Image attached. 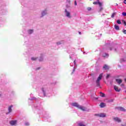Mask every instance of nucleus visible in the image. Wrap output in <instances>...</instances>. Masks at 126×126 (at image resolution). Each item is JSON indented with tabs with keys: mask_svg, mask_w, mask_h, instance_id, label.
I'll use <instances>...</instances> for the list:
<instances>
[{
	"mask_svg": "<svg viewBox=\"0 0 126 126\" xmlns=\"http://www.w3.org/2000/svg\"><path fill=\"white\" fill-rule=\"evenodd\" d=\"M72 106H73V107H76V108H78V109H80V110H81L82 111H86V108H85L84 106L79 105V104H78V103L76 102L72 103Z\"/></svg>",
	"mask_w": 126,
	"mask_h": 126,
	"instance_id": "obj_1",
	"label": "nucleus"
},
{
	"mask_svg": "<svg viewBox=\"0 0 126 126\" xmlns=\"http://www.w3.org/2000/svg\"><path fill=\"white\" fill-rule=\"evenodd\" d=\"M103 77V73L100 74L96 81V86L97 87H100V81L102 79Z\"/></svg>",
	"mask_w": 126,
	"mask_h": 126,
	"instance_id": "obj_2",
	"label": "nucleus"
},
{
	"mask_svg": "<svg viewBox=\"0 0 126 126\" xmlns=\"http://www.w3.org/2000/svg\"><path fill=\"white\" fill-rule=\"evenodd\" d=\"M64 12L65 16L67 17V18H71V17H72V16L71 15L70 12L67 10V9H65Z\"/></svg>",
	"mask_w": 126,
	"mask_h": 126,
	"instance_id": "obj_3",
	"label": "nucleus"
},
{
	"mask_svg": "<svg viewBox=\"0 0 126 126\" xmlns=\"http://www.w3.org/2000/svg\"><path fill=\"white\" fill-rule=\"evenodd\" d=\"M94 116H95L96 117H99V118H106V116H107V114H106V113H101L95 114H94Z\"/></svg>",
	"mask_w": 126,
	"mask_h": 126,
	"instance_id": "obj_4",
	"label": "nucleus"
},
{
	"mask_svg": "<svg viewBox=\"0 0 126 126\" xmlns=\"http://www.w3.org/2000/svg\"><path fill=\"white\" fill-rule=\"evenodd\" d=\"M113 121H114L116 123H118V124L122 123V119L118 117H114Z\"/></svg>",
	"mask_w": 126,
	"mask_h": 126,
	"instance_id": "obj_5",
	"label": "nucleus"
},
{
	"mask_svg": "<svg viewBox=\"0 0 126 126\" xmlns=\"http://www.w3.org/2000/svg\"><path fill=\"white\" fill-rule=\"evenodd\" d=\"M47 13H48V10L47 9H45L41 11L40 17H43V16H45V15H47Z\"/></svg>",
	"mask_w": 126,
	"mask_h": 126,
	"instance_id": "obj_6",
	"label": "nucleus"
},
{
	"mask_svg": "<svg viewBox=\"0 0 126 126\" xmlns=\"http://www.w3.org/2000/svg\"><path fill=\"white\" fill-rule=\"evenodd\" d=\"M9 124L11 126H15L17 124V120H12L9 122Z\"/></svg>",
	"mask_w": 126,
	"mask_h": 126,
	"instance_id": "obj_7",
	"label": "nucleus"
},
{
	"mask_svg": "<svg viewBox=\"0 0 126 126\" xmlns=\"http://www.w3.org/2000/svg\"><path fill=\"white\" fill-rule=\"evenodd\" d=\"M13 107V105H11L8 107V112L6 113L7 115H8V114H10V113H11L12 112V107Z\"/></svg>",
	"mask_w": 126,
	"mask_h": 126,
	"instance_id": "obj_8",
	"label": "nucleus"
},
{
	"mask_svg": "<svg viewBox=\"0 0 126 126\" xmlns=\"http://www.w3.org/2000/svg\"><path fill=\"white\" fill-rule=\"evenodd\" d=\"M98 5H99V6L100 7L99 8V12H101L102 11V10H103V4H102V3L101 2H98Z\"/></svg>",
	"mask_w": 126,
	"mask_h": 126,
	"instance_id": "obj_9",
	"label": "nucleus"
},
{
	"mask_svg": "<svg viewBox=\"0 0 126 126\" xmlns=\"http://www.w3.org/2000/svg\"><path fill=\"white\" fill-rule=\"evenodd\" d=\"M114 88L115 91L117 92H120V91H121V89H119V87H118L117 86H114Z\"/></svg>",
	"mask_w": 126,
	"mask_h": 126,
	"instance_id": "obj_10",
	"label": "nucleus"
},
{
	"mask_svg": "<svg viewBox=\"0 0 126 126\" xmlns=\"http://www.w3.org/2000/svg\"><path fill=\"white\" fill-rule=\"evenodd\" d=\"M116 82H117V83H118V84H121L122 83V82H123V80H122L121 79H116Z\"/></svg>",
	"mask_w": 126,
	"mask_h": 126,
	"instance_id": "obj_11",
	"label": "nucleus"
},
{
	"mask_svg": "<svg viewBox=\"0 0 126 126\" xmlns=\"http://www.w3.org/2000/svg\"><path fill=\"white\" fill-rule=\"evenodd\" d=\"M99 106H100V108H105V107H106V104L102 102L100 103Z\"/></svg>",
	"mask_w": 126,
	"mask_h": 126,
	"instance_id": "obj_12",
	"label": "nucleus"
},
{
	"mask_svg": "<svg viewBox=\"0 0 126 126\" xmlns=\"http://www.w3.org/2000/svg\"><path fill=\"white\" fill-rule=\"evenodd\" d=\"M64 42L63 41H58L56 43L57 45L59 46V45H62V44H63Z\"/></svg>",
	"mask_w": 126,
	"mask_h": 126,
	"instance_id": "obj_13",
	"label": "nucleus"
},
{
	"mask_svg": "<svg viewBox=\"0 0 126 126\" xmlns=\"http://www.w3.org/2000/svg\"><path fill=\"white\" fill-rule=\"evenodd\" d=\"M118 109L120 111H122V112H126V109H125V108H124V107H119Z\"/></svg>",
	"mask_w": 126,
	"mask_h": 126,
	"instance_id": "obj_14",
	"label": "nucleus"
},
{
	"mask_svg": "<svg viewBox=\"0 0 126 126\" xmlns=\"http://www.w3.org/2000/svg\"><path fill=\"white\" fill-rule=\"evenodd\" d=\"M103 57L104 58H108L109 57V54L107 53H103L102 55Z\"/></svg>",
	"mask_w": 126,
	"mask_h": 126,
	"instance_id": "obj_15",
	"label": "nucleus"
},
{
	"mask_svg": "<svg viewBox=\"0 0 126 126\" xmlns=\"http://www.w3.org/2000/svg\"><path fill=\"white\" fill-rule=\"evenodd\" d=\"M103 69H105V70L109 69V66H108L107 65H104L103 66Z\"/></svg>",
	"mask_w": 126,
	"mask_h": 126,
	"instance_id": "obj_16",
	"label": "nucleus"
},
{
	"mask_svg": "<svg viewBox=\"0 0 126 126\" xmlns=\"http://www.w3.org/2000/svg\"><path fill=\"white\" fill-rule=\"evenodd\" d=\"M114 27L116 30H120V27H119V26L115 25Z\"/></svg>",
	"mask_w": 126,
	"mask_h": 126,
	"instance_id": "obj_17",
	"label": "nucleus"
},
{
	"mask_svg": "<svg viewBox=\"0 0 126 126\" xmlns=\"http://www.w3.org/2000/svg\"><path fill=\"white\" fill-rule=\"evenodd\" d=\"M78 126H85L83 122H80L78 124Z\"/></svg>",
	"mask_w": 126,
	"mask_h": 126,
	"instance_id": "obj_18",
	"label": "nucleus"
},
{
	"mask_svg": "<svg viewBox=\"0 0 126 126\" xmlns=\"http://www.w3.org/2000/svg\"><path fill=\"white\" fill-rule=\"evenodd\" d=\"M33 30H29L28 31L29 34H32V33H33Z\"/></svg>",
	"mask_w": 126,
	"mask_h": 126,
	"instance_id": "obj_19",
	"label": "nucleus"
},
{
	"mask_svg": "<svg viewBox=\"0 0 126 126\" xmlns=\"http://www.w3.org/2000/svg\"><path fill=\"white\" fill-rule=\"evenodd\" d=\"M42 92H43V93L44 96H45V95L46 94V93H45V89L42 88Z\"/></svg>",
	"mask_w": 126,
	"mask_h": 126,
	"instance_id": "obj_20",
	"label": "nucleus"
},
{
	"mask_svg": "<svg viewBox=\"0 0 126 126\" xmlns=\"http://www.w3.org/2000/svg\"><path fill=\"white\" fill-rule=\"evenodd\" d=\"M115 15H116V13H113V14L111 15L112 18H114L115 17Z\"/></svg>",
	"mask_w": 126,
	"mask_h": 126,
	"instance_id": "obj_21",
	"label": "nucleus"
},
{
	"mask_svg": "<svg viewBox=\"0 0 126 126\" xmlns=\"http://www.w3.org/2000/svg\"><path fill=\"white\" fill-rule=\"evenodd\" d=\"M117 23H118V24H121L122 22H121V20H118L117 21Z\"/></svg>",
	"mask_w": 126,
	"mask_h": 126,
	"instance_id": "obj_22",
	"label": "nucleus"
},
{
	"mask_svg": "<svg viewBox=\"0 0 126 126\" xmlns=\"http://www.w3.org/2000/svg\"><path fill=\"white\" fill-rule=\"evenodd\" d=\"M37 60V58L36 57H32V61H36Z\"/></svg>",
	"mask_w": 126,
	"mask_h": 126,
	"instance_id": "obj_23",
	"label": "nucleus"
},
{
	"mask_svg": "<svg viewBox=\"0 0 126 126\" xmlns=\"http://www.w3.org/2000/svg\"><path fill=\"white\" fill-rule=\"evenodd\" d=\"M99 2H100L99 1H94L93 2V4H99Z\"/></svg>",
	"mask_w": 126,
	"mask_h": 126,
	"instance_id": "obj_24",
	"label": "nucleus"
},
{
	"mask_svg": "<svg viewBox=\"0 0 126 126\" xmlns=\"http://www.w3.org/2000/svg\"><path fill=\"white\" fill-rule=\"evenodd\" d=\"M100 96L101 97H105V94L102 93H100Z\"/></svg>",
	"mask_w": 126,
	"mask_h": 126,
	"instance_id": "obj_25",
	"label": "nucleus"
},
{
	"mask_svg": "<svg viewBox=\"0 0 126 126\" xmlns=\"http://www.w3.org/2000/svg\"><path fill=\"white\" fill-rule=\"evenodd\" d=\"M43 60V57H41L39 59V62H42Z\"/></svg>",
	"mask_w": 126,
	"mask_h": 126,
	"instance_id": "obj_26",
	"label": "nucleus"
},
{
	"mask_svg": "<svg viewBox=\"0 0 126 126\" xmlns=\"http://www.w3.org/2000/svg\"><path fill=\"white\" fill-rule=\"evenodd\" d=\"M122 15H123V16H126V13L125 12H123L122 13Z\"/></svg>",
	"mask_w": 126,
	"mask_h": 126,
	"instance_id": "obj_27",
	"label": "nucleus"
},
{
	"mask_svg": "<svg viewBox=\"0 0 126 126\" xmlns=\"http://www.w3.org/2000/svg\"><path fill=\"white\" fill-rule=\"evenodd\" d=\"M25 126H29V123L28 122H26L25 123Z\"/></svg>",
	"mask_w": 126,
	"mask_h": 126,
	"instance_id": "obj_28",
	"label": "nucleus"
},
{
	"mask_svg": "<svg viewBox=\"0 0 126 126\" xmlns=\"http://www.w3.org/2000/svg\"><path fill=\"white\" fill-rule=\"evenodd\" d=\"M87 9H88V10L89 11H90V10H91L92 8H91V7H88V8H87Z\"/></svg>",
	"mask_w": 126,
	"mask_h": 126,
	"instance_id": "obj_29",
	"label": "nucleus"
},
{
	"mask_svg": "<svg viewBox=\"0 0 126 126\" xmlns=\"http://www.w3.org/2000/svg\"><path fill=\"white\" fill-rule=\"evenodd\" d=\"M34 99H36L35 97H32L31 98H29V100H34Z\"/></svg>",
	"mask_w": 126,
	"mask_h": 126,
	"instance_id": "obj_30",
	"label": "nucleus"
},
{
	"mask_svg": "<svg viewBox=\"0 0 126 126\" xmlns=\"http://www.w3.org/2000/svg\"><path fill=\"white\" fill-rule=\"evenodd\" d=\"M75 67H74V69L73 70V71L72 72V73H73V72H74L75 71Z\"/></svg>",
	"mask_w": 126,
	"mask_h": 126,
	"instance_id": "obj_31",
	"label": "nucleus"
},
{
	"mask_svg": "<svg viewBox=\"0 0 126 126\" xmlns=\"http://www.w3.org/2000/svg\"><path fill=\"white\" fill-rule=\"evenodd\" d=\"M109 77H110V75H109V74L107 75V76H106V79H108V78Z\"/></svg>",
	"mask_w": 126,
	"mask_h": 126,
	"instance_id": "obj_32",
	"label": "nucleus"
},
{
	"mask_svg": "<svg viewBox=\"0 0 126 126\" xmlns=\"http://www.w3.org/2000/svg\"><path fill=\"white\" fill-rule=\"evenodd\" d=\"M123 22H124V25H125V26H126V21H123Z\"/></svg>",
	"mask_w": 126,
	"mask_h": 126,
	"instance_id": "obj_33",
	"label": "nucleus"
},
{
	"mask_svg": "<svg viewBox=\"0 0 126 126\" xmlns=\"http://www.w3.org/2000/svg\"><path fill=\"white\" fill-rule=\"evenodd\" d=\"M121 126H126V123L125 124H122Z\"/></svg>",
	"mask_w": 126,
	"mask_h": 126,
	"instance_id": "obj_34",
	"label": "nucleus"
},
{
	"mask_svg": "<svg viewBox=\"0 0 126 126\" xmlns=\"http://www.w3.org/2000/svg\"><path fill=\"white\" fill-rule=\"evenodd\" d=\"M123 33H124V34H126V30H124V31H123Z\"/></svg>",
	"mask_w": 126,
	"mask_h": 126,
	"instance_id": "obj_35",
	"label": "nucleus"
},
{
	"mask_svg": "<svg viewBox=\"0 0 126 126\" xmlns=\"http://www.w3.org/2000/svg\"><path fill=\"white\" fill-rule=\"evenodd\" d=\"M74 4L75 5H77V3L76 2V1H75Z\"/></svg>",
	"mask_w": 126,
	"mask_h": 126,
	"instance_id": "obj_36",
	"label": "nucleus"
},
{
	"mask_svg": "<svg viewBox=\"0 0 126 126\" xmlns=\"http://www.w3.org/2000/svg\"><path fill=\"white\" fill-rule=\"evenodd\" d=\"M74 64L75 66H76V65L75 64V60H74Z\"/></svg>",
	"mask_w": 126,
	"mask_h": 126,
	"instance_id": "obj_37",
	"label": "nucleus"
},
{
	"mask_svg": "<svg viewBox=\"0 0 126 126\" xmlns=\"http://www.w3.org/2000/svg\"><path fill=\"white\" fill-rule=\"evenodd\" d=\"M66 7H67V8L69 7V5H66Z\"/></svg>",
	"mask_w": 126,
	"mask_h": 126,
	"instance_id": "obj_38",
	"label": "nucleus"
},
{
	"mask_svg": "<svg viewBox=\"0 0 126 126\" xmlns=\"http://www.w3.org/2000/svg\"><path fill=\"white\" fill-rule=\"evenodd\" d=\"M124 3L125 4H126V1H124Z\"/></svg>",
	"mask_w": 126,
	"mask_h": 126,
	"instance_id": "obj_39",
	"label": "nucleus"
},
{
	"mask_svg": "<svg viewBox=\"0 0 126 126\" xmlns=\"http://www.w3.org/2000/svg\"><path fill=\"white\" fill-rule=\"evenodd\" d=\"M79 34L80 35H81V32H79Z\"/></svg>",
	"mask_w": 126,
	"mask_h": 126,
	"instance_id": "obj_40",
	"label": "nucleus"
},
{
	"mask_svg": "<svg viewBox=\"0 0 126 126\" xmlns=\"http://www.w3.org/2000/svg\"><path fill=\"white\" fill-rule=\"evenodd\" d=\"M94 99H95V100H97V99H98V98H97V97H94Z\"/></svg>",
	"mask_w": 126,
	"mask_h": 126,
	"instance_id": "obj_41",
	"label": "nucleus"
},
{
	"mask_svg": "<svg viewBox=\"0 0 126 126\" xmlns=\"http://www.w3.org/2000/svg\"><path fill=\"white\" fill-rule=\"evenodd\" d=\"M32 95H33V94H30L31 97L32 96Z\"/></svg>",
	"mask_w": 126,
	"mask_h": 126,
	"instance_id": "obj_42",
	"label": "nucleus"
},
{
	"mask_svg": "<svg viewBox=\"0 0 126 126\" xmlns=\"http://www.w3.org/2000/svg\"><path fill=\"white\" fill-rule=\"evenodd\" d=\"M1 97V94H0V97Z\"/></svg>",
	"mask_w": 126,
	"mask_h": 126,
	"instance_id": "obj_43",
	"label": "nucleus"
},
{
	"mask_svg": "<svg viewBox=\"0 0 126 126\" xmlns=\"http://www.w3.org/2000/svg\"><path fill=\"white\" fill-rule=\"evenodd\" d=\"M70 59H71V56L70 55Z\"/></svg>",
	"mask_w": 126,
	"mask_h": 126,
	"instance_id": "obj_44",
	"label": "nucleus"
},
{
	"mask_svg": "<svg viewBox=\"0 0 126 126\" xmlns=\"http://www.w3.org/2000/svg\"><path fill=\"white\" fill-rule=\"evenodd\" d=\"M110 51H112V48H110Z\"/></svg>",
	"mask_w": 126,
	"mask_h": 126,
	"instance_id": "obj_45",
	"label": "nucleus"
},
{
	"mask_svg": "<svg viewBox=\"0 0 126 126\" xmlns=\"http://www.w3.org/2000/svg\"><path fill=\"white\" fill-rule=\"evenodd\" d=\"M70 66H72V65H71V64H70Z\"/></svg>",
	"mask_w": 126,
	"mask_h": 126,
	"instance_id": "obj_46",
	"label": "nucleus"
},
{
	"mask_svg": "<svg viewBox=\"0 0 126 126\" xmlns=\"http://www.w3.org/2000/svg\"><path fill=\"white\" fill-rule=\"evenodd\" d=\"M125 81H126V78L125 79Z\"/></svg>",
	"mask_w": 126,
	"mask_h": 126,
	"instance_id": "obj_47",
	"label": "nucleus"
},
{
	"mask_svg": "<svg viewBox=\"0 0 126 126\" xmlns=\"http://www.w3.org/2000/svg\"><path fill=\"white\" fill-rule=\"evenodd\" d=\"M125 1H126V0H124Z\"/></svg>",
	"mask_w": 126,
	"mask_h": 126,
	"instance_id": "obj_48",
	"label": "nucleus"
},
{
	"mask_svg": "<svg viewBox=\"0 0 126 126\" xmlns=\"http://www.w3.org/2000/svg\"><path fill=\"white\" fill-rule=\"evenodd\" d=\"M39 68H38L37 69H39Z\"/></svg>",
	"mask_w": 126,
	"mask_h": 126,
	"instance_id": "obj_49",
	"label": "nucleus"
}]
</instances>
